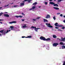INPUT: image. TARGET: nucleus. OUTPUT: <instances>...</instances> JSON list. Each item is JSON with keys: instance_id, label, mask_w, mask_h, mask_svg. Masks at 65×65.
I'll return each instance as SVG.
<instances>
[{"instance_id": "nucleus-1", "label": "nucleus", "mask_w": 65, "mask_h": 65, "mask_svg": "<svg viewBox=\"0 0 65 65\" xmlns=\"http://www.w3.org/2000/svg\"><path fill=\"white\" fill-rule=\"evenodd\" d=\"M40 39L41 40H44V41H50L51 40V39L50 38H48L46 39L44 37H43V36H41L40 38Z\"/></svg>"}, {"instance_id": "nucleus-2", "label": "nucleus", "mask_w": 65, "mask_h": 65, "mask_svg": "<svg viewBox=\"0 0 65 65\" xmlns=\"http://www.w3.org/2000/svg\"><path fill=\"white\" fill-rule=\"evenodd\" d=\"M50 4H51L52 5H54V6H56L57 7H58V6H59L58 4H55V3H53V2H50Z\"/></svg>"}, {"instance_id": "nucleus-3", "label": "nucleus", "mask_w": 65, "mask_h": 65, "mask_svg": "<svg viewBox=\"0 0 65 65\" xmlns=\"http://www.w3.org/2000/svg\"><path fill=\"white\" fill-rule=\"evenodd\" d=\"M31 28H33V29L35 28V30L36 31V32H37V30L38 29H40V28H36V27H35L33 26H31Z\"/></svg>"}, {"instance_id": "nucleus-4", "label": "nucleus", "mask_w": 65, "mask_h": 65, "mask_svg": "<svg viewBox=\"0 0 65 65\" xmlns=\"http://www.w3.org/2000/svg\"><path fill=\"white\" fill-rule=\"evenodd\" d=\"M46 25H47V27H49V28H53V26L51 25L50 23L48 24V23H46Z\"/></svg>"}, {"instance_id": "nucleus-5", "label": "nucleus", "mask_w": 65, "mask_h": 65, "mask_svg": "<svg viewBox=\"0 0 65 65\" xmlns=\"http://www.w3.org/2000/svg\"><path fill=\"white\" fill-rule=\"evenodd\" d=\"M54 25L55 26H56L57 27H62L63 26L62 25H59V24H58V23H55L54 24Z\"/></svg>"}, {"instance_id": "nucleus-6", "label": "nucleus", "mask_w": 65, "mask_h": 65, "mask_svg": "<svg viewBox=\"0 0 65 65\" xmlns=\"http://www.w3.org/2000/svg\"><path fill=\"white\" fill-rule=\"evenodd\" d=\"M11 30H7V31L6 32L5 30H4V31L3 33V35H5L6 34V33H7L8 32H10V31Z\"/></svg>"}, {"instance_id": "nucleus-7", "label": "nucleus", "mask_w": 65, "mask_h": 65, "mask_svg": "<svg viewBox=\"0 0 65 65\" xmlns=\"http://www.w3.org/2000/svg\"><path fill=\"white\" fill-rule=\"evenodd\" d=\"M61 39H59V40L60 41H63L64 42H65V38H61Z\"/></svg>"}, {"instance_id": "nucleus-8", "label": "nucleus", "mask_w": 65, "mask_h": 65, "mask_svg": "<svg viewBox=\"0 0 65 65\" xmlns=\"http://www.w3.org/2000/svg\"><path fill=\"white\" fill-rule=\"evenodd\" d=\"M58 45V43H54L53 44V46H56Z\"/></svg>"}, {"instance_id": "nucleus-9", "label": "nucleus", "mask_w": 65, "mask_h": 65, "mask_svg": "<svg viewBox=\"0 0 65 65\" xmlns=\"http://www.w3.org/2000/svg\"><path fill=\"white\" fill-rule=\"evenodd\" d=\"M46 19H48L49 18H51V16L49 14H47L46 16L45 17Z\"/></svg>"}, {"instance_id": "nucleus-10", "label": "nucleus", "mask_w": 65, "mask_h": 65, "mask_svg": "<svg viewBox=\"0 0 65 65\" xmlns=\"http://www.w3.org/2000/svg\"><path fill=\"white\" fill-rule=\"evenodd\" d=\"M4 16L6 17H9V15L6 14H4Z\"/></svg>"}, {"instance_id": "nucleus-11", "label": "nucleus", "mask_w": 65, "mask_h": 65, "mask_svg": "<svg viewBox=\"0 0 65 65\" xmlns=\"http://www.w3.org/2000/svg\"><path fill=\"white\" fill-rule=\"evenodd\" d=\"M15 17L16 18H22V17H23V16H21V15H19V16H18L16 15L15 16Z\"/></svg>"}, {"instance_id": "nucleus-12", "label": "nucleus", "mask_w": 65, "mask_h": 65, "mask_svg": "<svg viewBox=\"0 0 65 65\" xmlns=\"http://www.w3.org/2000/svg\"><path fill=\"white\" fill-rule=\"evenodd\" d=\"M17 22L15 21H12L11 22H9V24H13V23H14V24H15V23H16Z\"/></svg>"}, {"instance_id": "nucleus-13", "label": "nucleus", "mask_w": 65, "mask_h": 65, "mask_svg": "<svg viewBox=\"0 0 65 65\" xmlns=\"http://www.w3.org/2000/svg\"><path fill=\"white\" fill-rule=\"evenodd\" d=\"M25 5V3H20V6H24Z\"/></svg>"}, {"instance_id": "nucleus-14", "label": "nucleus", "mask_w": 65, "mask_h": 65, "mask_svg": "<svg viewBox=\"0 0 65 65\" xmlns=\"http://www.w3.org/2000/svg\"><path fill=\"white\" fill-rule=\"evenodd\" d=\"M43 20L44 22H48V21H47V20L45 19H44Z\"/></svg>"}, {"instance_id": "nucleus-15", "label": "nucleus", "mask_w": 65, "mask_h": 65, "mask_svg": "<svg viewBox=\"0 0 65 65\" xmlns=\"http://www.w3.org/2000/svg\"><path fill=\"white\" fill-rule=\"evenodd\" d=\"M60 44L61 45H65V44L63 43V42H60Z\"/></svg>"}, {"instance_id": "nucleus-16", "label": "nucleus", "mask_w": 65, "mask_h": 65, "mask_svg": "<svg viewBox=\"0 0 65 65\" xmlns=\"http://www.w3.org/2000/svg\"><path fill=\"white\" fill-rule=\"evenodd\" d=\"M53 8L56 10H59V8L58 7H53Z\"/></svg>"}, {"instance_id": "nucleus-17", "label": "nucleus", "mask_w": 65, "mask_h": 65, "mask_svg": "<svg viewBox=\"0 0 65 65\" xmlns=\"http://www.w3.org/2000/svg\"><path fill=\"white\" fill-rule=\"evenodd\" d=\"M53 38H56L57 37L55 35H53Z\"/></svg>"}, {"instance_id": "nucleus-18", "label": "nucleus", "mask_w": 65, "mask_h": 65, "mask_svg": "<svg viewBox=\"0 0 65 65\" xmlns=\"http://www.w3.org/2000/svg\"><path fill=\"white\" fill-rule=\"evenodd\" d=\"M37 4V2H35V3H33L32 4V5H34V6H35V5H36V4Z\"/></svg>"}, {"instance_id": "nucleus-19", "label": "nucleus", "mask_w": 65, "mask_h": 65, "mask_svg": "<svg viewBox=\"0 0 65 65\" xmlns=\"http://www.w3.org/2000/svg\"><path fill=\"white\" fill-rule=\"evenodd\" d=\"M31 37H32V36H29L26 37V38H31Z\"/></svg>"}, {"instance_id": "nucleus-20", "label": "nucleus", "mask_w": 65, "mask_h": 65, "mask_svg": "<svg viewBox=\"0 0 65 65\" xmlns=\"http://www.w3.org/2000/svg\"><path fill=\"white\" fill-rule=\"evenodd\" d=\"M4 30H1V31H0V32H1V33H3V32H4Z\"/></svg>"}, {"instance_id": "nucleus-21", "label": "nucleus", "mask_w": 65, "mask_h": 65, "mask_svg": "<svg viewBox=\"0 0 65 65\" xmlns=\"http://www.w3.org/2000/svg\"><path fill=\"white\" fill-rule=\"evenodd\" d=\"M35 8H36V7L35 6H33L32 7V9H35Z\"/></svg>"}, {"instance_id": "nucleus-22", "label": "nucleus", "mask_w": 65, "mask_h": 65, "mask_svg": "<svg viewBox=\"0 0 65 65\" xmlns=\"http://www.w3.org/2000/svg\"><path fill=\"white\" fill-rule=\"evenodd\" d=\"M3 14V13L2 12H1V13H0V17Z\"/></svg>"}, {"instance_id": "nucleus-23", "label": "nucleus", "mask_w": 65, "mask_h": 65, "mask_svg": "<svg viewBox=\"0 0 65 65\" xmlns=\"http://www.w3.org/2000/svg\"><path fill=\"white\" fill-rule=\"evenodd\" d=\"M41 18V17H37L36 19H40Z\"/></svg>"}, {"instance_id": "nucleus-24", "label": "nucleus", "mask_w": 65, "mask_h": 65, "mask_svg": "<svg viewBox=\"0 0 65 65\" xmlns=\"http://www.w3.org/2000/svg\"><path fill=\"white\" fill-rule=\"evenodd\" d=\"M64 0H58V1H57V2H59L61 1H63Z\"/></svg>"}, {"instance_id": "nucleus-25", "label": "nucleus", "mask_w": 65, "mask_h": 65, "mask_svg": "<svg viewBox=\"0 0 65 65\" xmlns=\"http://www.w3.org/2000/svg\"><path fill=\"white\" fill-rule=\"evenodd\" d=\"M27 27V26H23V28H26Z\"/></svg>"}, {"instance_id": "nucleus-26", "label": "nucleus", "mask_w": 65, "mask_h": 65, "mask_svg": "<svg viewBox=\"0 0 65 65\" xmlns=\"http://www.w3.org/2000/svg\"><path fill=\"white\" fill-rule=\"evenodd\" d=\"M10 28L11 29H13V26H10Z\"/></svg>"}, {"instance_id": "nucleus-27", "label": "nucleus", "mask_w": 65, "mask_h": 65, "mask_svg": "<svg viewBox=\"0 0 65 65\" xmlns=\"http://www.w3.org/2000/svg\"><path fill=\"white\" fill-rule=\"evenodd\" d=\"M9 5L8 4L7 5H5L4 6V7H6L7 6H8Z\"/></svg>"}, {"instance_id": "nucleus-28", "label": "nucleus", "mask_w": 65, "mask_h": 65, "mask_svg": "<svg viewBox=\"0 0 65 65\" xmlns=\"http://www.w3.org/2000/svg\"><path fill=\"white\" fill-rule=\"evenodd\" d=\"M53 19L54 20H56V18L55 17V16H54L53 17Z\"/></svg>"}, {"instance_id": "nucleus-29", "label": "nucleus", "mask_w": 65, "mask_h": 65, "mask_svg": "<svg viewBox=\"0 0 65 65\" xmlns=\"http://www.w3.org/2000/svg\"><path fill=\"white\" fill-rule=\"evenodd\" d=\"M28 1V0H24V1H23V2H25L26 1Z\"/></svg>"}, {"instance_id": "nucleus-30", "label": "nucleus", "mask_w": 65, "mask_h": 65, "mask_svg": "<svg viewBox=\"0 0 65 65\" xmlns=\"http://www.w3.org/2000/svg\"><path fill=\"white\" fill-rule=\"evenodd\" d=\"M32 20L33 21H36V19H32Z\"/></svg>"}, {"instance_id": "nucleus-31", "label": "nucleus", "mask_w": 65, "mask_h": 65, "mask_svg": "<svg viewBox=\"0 0 65 65\" xmlns=\"http://www.w3.org/2000/svg\"><path fill=\"white\" fill-rule=\"evenodd\" d=\"M45 5H47V2H45Z\"/></svg>"}, {"instance_id": "nucleus-32", "label": "nucleus", "mask_w": 65, "mask_h": 65, "mask_svg": "<svg viewBox=\"0 0 65 65\" xmlns=\"http://www.w3.org/2000/svg\"><path fill=\"white\" fill-rule=\"evenodd\" d=\"M61 29H65V27L63 26L62 27Z\"/></svg>"}, {"instance_id": "nucleus-33", "label": "nucleus", "mask_w": 65, "mask_h": 65, "mask_svg": "<svg viewBox=\"0 0 65 65\" xmlns=\"http://www.w3.org/2000/svg\"><path fill=\"white\" fill-rule=\"evenodd\" d=\"M22 38H25H25H26V37H25V36H22Z\"/></svg>"}, {"instance_id": "nucleus-34", "label": "nucleus", "mask_w": 65, "mask_h": 65, "mask_svg": "<svg viewBox=\"0 0 65 65\" xmlns=\"http://www.w3.org/2000/svg\"><path fill=\"white\" fill-rule=\"evenodd\" d=\"M63 65H65V61L64 62V63H63Z\"/></svg>"}, {"instance_id": "nucleus-35", "label": "nucleus", "mask_w": 65, "mask_h": 65, "mask_svg": "<svg viewBox=\"0 0 65 65\" xmlns=\"http://www.w3.org/2000/svg\"><path fill=\"white\" fill-rule=\"evenodd\" d=\"M17 6H12V7H17Z\"/></svg>"}, {"instance_id": "nucleus-36", "label": "nucleus", "mask_w": 65, "mask_h": 65, "mask_svg": "<svg viewBox=\"0 0 65 65\" xmlns=\"http://www.w3.org/2000/svg\"><path fill=\"white\" fill-rule=\"evenodd\" d=\"M22 15H25V14H24V13H22Z\"/></svg>"}, {"instance_id": "nucleus-37", "label": "nucleus", "mask_w": 65, "mask_h": 65, "mask_svg": "<svg viewBox=\"0 0 65 65\" xmlns=\"http://www.w3.org/2000/svg\"><path fill=\"white\" fill-rule=\"evenodd\" d=\"M60 16H61V17H62L63 16V14H60Z\"/></svg>"}, {"instance_id": "nucleus-38", "label": "nucleus", "mask_w": 65, "mask_h": 65, "mask_svg": "<svg viewBox=\"0 0 65 65\" xmlns=\"http://www.w3.org/2000/svg\"><path fill=\"white\" fill-rule=\"evenodd\" d=\"M60 14V13H57V14L58 15Z\"/></svg>"}, {"instance_id": "nucleus-39", "label": "nucleus", "mask_w": 65, "mask_h": 65, "mask_svg": "<svg viewBox=\"0 0 65 65\" xmlns=\"http://www.w3.org/2000/svg\"><path fill=\"white\" fill-rule=\"evenodd\" d=\"M55 28L56 29H59V28L57 27H56Z\"/></svg>"}, {"instance_id": "nucleus-40", "label": "nucleus", "mask_w": 65, "mask_h": 65, "mask_svg": "<svg viewBox=\"0 0 65 65\" xmlns=\"http://www.w3.org/2000/svg\"><path fill=\"white\" fill-rule=\"evenodd\" d=\"M25 20L24 19H22V21H23V22H24V20Z\"/></svg>"}, {"instance_id": "nucleus-41", "label": "nucleus", "mask_w": 65, "mask_h": 65, "mask_svg": "<svg viewBox=\"0 0 65 65\" xmlns=\"http://www.w3.org/2000/svg\"><path fill=\"white\" fill-rule=\"evenodd\" d=\"M28 2V3H30V2H31V1H28V2Z\"/></svg>"}, {"instance_id": "nucleus-42", "label": "nucleus", "mask_w": 65, "mask_h": 65, "mask_svg": "<svg viewBox=\"0 0 65 65\" xmlns=\"http://www.w3.org/2000/svg\"><path fill=\"white\" fill-rule=\"evenodd\" d=\"M32 9H33L32 8H30L29 9V10H32Z\"/></svg>"}, {"instance_id": "nucleus-43", "label": "nucleus", "mask_w": 65, "mask_h": 65, "mask_svg": "<svg viewBox=\"0 0 65 65\" xmlns=\"http://www.w3.org/2000/svg\"><path fill=\"white\" fill-rule=\"evenodd\" d=\"M3 21V20L0 19V21Z\"/></svg>"}, {"instance_id": "nucleus-44", "label": "nucleus", "mask_w": 65, "mask_h": 65, "mask_svg": "<svg viewBox=\"0 0 65 65\" xmlns=\"http://www.w3.org/2000/svg\"><path fill=\"white\" fill-rule=\"evenodd\" d=\"M50 1H52L53 0H49Z\"/></svg>"}, {"instance_id": "nucleus-45", "label": "nucleus", "mask_w": 65, "mask_h": 65, "mask_svg": "<svg viewBox=\"0 0 65 65\" xmlns=\"http://www.w3.org/2000/svg\"><path fill=\"white\" fill-rule=\"evenodd\" d=\"M58 31H61V30L60 29H58Z\"/></svg>"}, {"instance_id": "nucleus-46", "label": "nucleus", "mask_w": 65, "mask_h": 65, "mask_svg": "<svg viewBox=\"0 0 65 65\" xmlns=\"http://www.w3.org/2000/svg\"><path fill=\"white\" fill-rule=\"evenodd\" d=\"M26 24H24V26H26Z\"/></svg>"}, {"instance_id": "nucleus-47", "label": "nucleus", "mask_w": 65, "mask_h": 65, "mask_svg": "<svg viewBox=\"0 0 65 65\" xmlns=\"http://www.w3.org/2000/svg\"><path fill=\"white\" fill-rule=\"evenodd\" d=\"M0 23H1V24H2V22H0Z\"/></svg>"}, {"instance_id": "nucleus-48", "label": "nucleus", "mask_w": 65, "mask_h": 65, "mask_svg": "<svg viewBox=\"0 0 65 65\" xmlns=\"http://www.w3.org/2000/svg\"><path fill=\"white\" fill-rule=\"evenodd\" d=\"M63 17H64V18H65V15H63Z\"/></svg>"}, {"instance_id": "nucleus-49", "label": "nucleus", "mask_w": 65, "mask_h": 65, "mask_svg": "<svg viewBox=\"0 0 65 65\" xmlns=\"http://www.w3.org/2000/svg\"><path fill=\"white\" fill-rule=\"evenodd\" d=\"M1 4V1H0V4Z\"/></svg>"}, {"instance_id": "nucleus-50", "label": "nucleus", "mask_w": 65, "mask_h": 65, "mask_svg": "<svg viewBox=\"0 0 65 65\" xmlns=\"http://www.w3.org/2000/svg\"><path fill=\"white\" fill-rule=\"evenodd\" d=\"M40 7H41V6H39L38 7L39 8H40Z\"/></svg>"}, {"instance_id": "nucleus-51", "label": "nucleus", "mask_w": 65, "mask_h": 65, "mask_svg": "<svg viewBox=\"0 0 65 65\" xmlns=\"http://www.w3.org/2000/svg\"><path fill=\"white\" fill-rule=\"evenodd\" d=\"M13 4V3H12L11 4Z\"/></svg>"}, {"instance_id": "nucleus-52", "label": "nucleus", "mask_w": 65, "mask_h": 65, "mask_svg": "<svg viewBox=\"0 0 65 65\" xmlns=\"http://www.w3.org/2000/svg\"><path fill=\"white\" fill-rule=\"evenodd\" d=\"M5 13H7V12H5Z\"/></svg>"}, {"instance_id": "nucleus-53", "label": "nucleus", "mask_w": 65, "mask_h": 65, "mask_svg": "<svg viewBox=\"0 0 65 65\" xmlns=\"http://www.w3.org/2000/svg\"><path fill=\"white\" fill-rule=\"evenodd\" d=\"M28 1H31V0H28Z\"/></svg>"}, {"instance_id": "nucleus-54", "label": "nucleus", "mask_w": 65, "mask_h": 65, "mask_svg": "<svg viewBox=\"0 0 65 65\" xmlns=\"http://www.w3.org/2000/svg\"><path fill=\"white\" fill-rule=\"evenodd\" d=\"M2 8V7H0V9H1Z\"/></svg>"}, {"instance_id": "nucleus-55", "label": "nucleus", "mask_w": 65, "mask_h": 65, "mask_svg": "<svg viewBox=\"0 0 65 65\" xmlns=\"http://www.w3.org/2000/svg\"><path fill=\"white\" fill-rule=\"evenodd\" d=\"M54 1H56V0H53Z\"/></svg>"}, {"instance_id": "nucleus-56", "label": "nucleus", "mask_w": 65, "mask_h": 65, "mask_svg": "<svg viewBox=\"0 0 65 65\" xmlns=\"http://www.w3.org/2000/svg\"><path fill=\"white\" fill-rule=\"evenodd\" d=\"M11 29V30H12V29Z\"/></svg>"}, {"instance_id": "nucleus-57", "label": "nucleus", "mask_w": 65, "mask_h": 65, "mask_svg": "<svg viewBox=\"0 0 65 65\" xmlns=\"http://www.w3.org/2000/svg\"><path fill=\"white\" fill-rule=\"evenodd\" d=\"M44 46H45V45H44Z\"/></svg>"}]
</instances>
